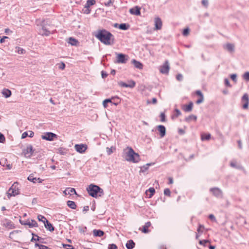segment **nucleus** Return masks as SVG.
<instances>
[{
    "instance_id": "obj_1",
    "label": "nucleus",
    "mask_w": 249,
    "mask_h": 249,
    "mask_svg": "<svg viewBox=\"0 0 249 249\" xmlns=\"http://www.w3.org/2000/svg\"><path fill=\"white\" fill-rule=\"evenodd\" d=\"M94 36L105 45H111L113 42V36L111 33L106 30H98L94 34Z\"/></svg>"
},
{
    "instance_id": "obj_2",
    "label": "nucleus",
    "mask_w": 249,
    "mask_h": 249,
    "mask_svg": "<svg viewBox=\"0 0 249 249\" xmlns=\"http://www.w3.org/2000/svg\"><path fill=\"white\" fill-rule=\"evenodd\" d=\"M124 153L125 159L127 161L137 163L140 160L139 155L138 153H135L131 147H127L124 150Z\"/></svg>"
},
{
    "instance_id": "obj_3",
    "label": "nucleus",
    "mask_w": 249,
    "mask_h": 249,
    "mask_svg": "<svg viewBox=\"0 0 249 249\" xmlns=\"http://www.w3.org/2000/svg\"><path fill=\"white\" fill-rule=\"evenodd\" d=\"M89 195L93 197H97L104 195L103 190L97 185L90 184L87 188Z\"/></svg>"
},
{
    "instance_id": "obj_4",
    "label": "nucleus",
    "mask_w": 249,
    "mask_h": 249,
    "mask_svg": "<svg viewBox=\"0 0 249 249\" xmlns=\"http://www.w3.org/2000/svg\"><path fill=\"white\" fill-rule=\"evenodd\" d=\"M19 194L18 184L17 182H14L7 192L8 198L9 199L11 196H15Z\"/></svg>"
},
{
    "instance_id": "obj_5",
    "label": "nucleus",
    "mask_w": 249,
    "mask_h": 249,
    "mask_svg": "<svg viewBox=\"0 0 249 249\" xmlns=\"http://www.w3.org/2000/svg\"><path fill=\"white\" fill-rule=\"evenodd\" d=\"M170 70V66L168 60H166L163 64L159 67L160 73L164 74H168Z\"/></svg>"
},
{
    "instance_id": "obj_6",
    "label": "nucleus",
    "mask_w": 249,
    "mask_h": 249,
    "mask_svg": "<svg viewBox=\"0 0 249 249\" xmlns=\"http://www.w3.org/2000/svg\"><path fill=\"white\" fill-rule=\"evenodd\" d=\"M57 137V135L53 133L47 132L41 136V138L43 140L51 141H53L54 138H56Z\"/></svg>"
},
{
    "instance_id": "obj_7",
    "label": "nucleus",
    "mask_w": 249,
    "mask_h": 249,
    "mask_svg": "<svg viewBox=\"0 0 249 249\" xmlns=\"http://www.w3.org/2000/svg\"><path fill=\"white\" fill-rule=\"evenodd\" d=\"M118 85L122 87L133 88L136 85V83L133 80L128 81V83H125L123 81L118 82Z\"/></svg>"
},
{
    "instance_id": "obj_8",
    "label": "nucleus",
    "mask_w": 249,
    "mask_h": 249,
    "mask_svg": "<svg viewBox=\"0 0 249 249\" xmlns=\"http://www.w3.org/2000/svg\"><path fill=\"white\" fill-rule=\"evenodd\" d=\"M22 225H28L29 228L36 227L38 226L37 223L35 220H27L20 222Z\"/></svg>"
},
{
    "instance_id": "obj_9",
    "label": "nucleus",
    "mask_w": 249,
    "mask_h": 249,
    "mask_svg": "<svg viewBox=\"0 0 249 249\" xmlns=\"http://www.w3.org/2000/svg\"><path fill=\"white\" fill-rule=\"evenodd\" d=\"M33 152L34 150L32 145L27 146V147L23 151V153L26 158H30L32 156Z\"/></svg>"
},
{
    "instance_id": "obj_10",
    "label": "nucleus",
    "mask_w": 249,
    "mask_h": 249,
    "mask_svg": "<svg viewBox=\"0 0 249 249\" xmlns=\"http://www.w3.org/2000/svg\"><path fill=\"white\" fill-rule=\"evenodd\" d=\"M75 150L80 153H83L85 152L87 149V146L86 144H75L74 146Z\"/></svg>"
},
{
    "instance_id": "obj_11",
    "label": "nucleus",
    "mask_w": 249,
    "mask_h": 249,
    "mask_svg": "<svg viewBox=\"0 0 249 249\" xmlns=\"http://www.w3.org/2000/svg\"><path fill=\"white\" fill-rule=\"evenodd\" d=\"M210 191L216 197H222V192L218 188H212L210 189Z\"/></svg>"
},
{
    "instance_id": "obj_12",
    "label": "nucleus",
    "mask_w": 249,
    "mask_h": 249,
    "mask_svg": "<svg viewBox=\"0 0 249 249\" xmlns=\"http://www.w3.org/2000/svg\"><path fill=\"white\" fill-rule=\"evenodd\" d=\"M127 59H125V55L123 53H117L116 62L118 63H125Z\"/></svg>"
},
{
    "instance_id": "obj_13",
    "label": "nucleus",
    "mask_w": 249,
    "mask_h": 249,
    "mask_svg": "<svg viewBox=\"0 0 249 249\" xmlns=\"http://www.w3.org/2000/svg\"><path fill=\"white\" fill-rule=\"evenodd\" d=\"M242 102L244 103L243 105V108L247 109L248 108L249 104V98L247 94H244L242 98Z\"/></svg>"
},
{
    "instance_id": "obj_14",
    "label": "nucleus",
    "mask_w": 249,
    "mask_h": 249,
    "mask_svg": "<svg viewBox=\"0 0 249 249\" xmlns=\"http://www.w3.org/2000/svg\"><path fill=\"white\" fill-rule=\"evenodd\" d=\"M155 22V30H159L161 29L162 27V21L161 19L159 18H156L154 20Z\"/></svg>"
},
{
    "instance_id": "obj_15",
    "label": "nucleus",
    "mask_w": 249,
    "mask_h": 249,
    "mask_svg": "<svg viewBox=\"0 0 249 249\" xmlns=\"http://www.w3.org/2000/svg\"><path fill=\"white\" fill-rule=\"evenodd\" d=\"M157 128L160 132V137H163L165 135L166 133V129L165 126L162 125H159L157 126Z\"/></svg>"
},
{
    "instance_id": "obj_16",
    "label": "nucleus",
    "mask_w": 249,
    "mask_h": 249,
    "mask_svg": "<svg viewBox=\"0 0 249 249\" xmlns=\"http://www.w3.org/2000/svg\"><path fill=\"white\" fill-rule=\"evenodd\" d=\"M129 12L132 15H136V16L140 15V14H141L140 8L138 6H136L135 7L131 8L129 10Z\"/></svg>"
},
{
    "instance_id": "obj_17",
    "label": "nucleus",
    "mask_w": 249,
    "mask_h": 249,
    "mask_svg": "<svg viewBox=\"0 0 249 249\" xmlns=\"http://www.w3.org/2000/svg\"><path fill=\"white\" fill-rule=\"evenodd\" d=\"M1 94L5 98H9L11 95V91L10 90L7 89H4L1 91Z\"/></svg>"
},
{
    "instance_id": "obj_18",
    "label": "nucleus",
    "mask_w": 249,
    "mask_h": 249,
    "mask_svg": "<svg viewBox=\"0 0 249 249\" xmlns=\"http://www.w3.org/2000/svg\"><path fill=\"white\" fill-rule=\"evenodd\" d=\"M155 192V190L153 187H150L148 190L146 191V194L148 198L152 197Z\"/></svg>"
},
{
    "instance_id": "obj_19",
    "label": "nucleus",
    "mask_w": 249,
    "mask_h": 249,
    "mask_svg": "<svg viewBox=\"0 0 249 249\" xmlns=\"http://www.w3.org/2000/svg\"><path fill=\"white\" fill-rule=\"evenodd\" d=\"M93 234L95 237H102L104 235V232L100 230L95 229L93 231Z\"/></svg>"
},
{
    "instance_id": "obj_20",
    "label": "nucleus",
    "mask_w": 249,
    "mask_h": 249,
    "mask_svg": "<svg viewBox=\"0 0 249 249\" xmlns=\"http://www.w3.org/2000/svg\"><path fill=\"white\" fill-rule=\"evenodd\" d=\"M151 226V223L150 222H146L145 225L142 227V232L146 233L149 232L148 228Z\"/></svg>"
},
{
    "instance_id": "obj_21",
    "label": "nucleus",
    "mask_w": 249,
    "mask_h": 249,
    "mask_svg": "<svg viewBox=\"0 0 249 249\" xmlns=\"http://www.w3.org/2000/svg\"><path fill=\"white\" fill-rule=\"evenodd\" d=\"M45 221L46 222H45L44 223V226L45 228L51 231H53L54 228L52 224L51 223H50L48 220Z\"/></svg>"
},
{
    "instance_id": "obj_22",
    "label": "nucleus",
    "mask_w": 249,
    "mask_h": 249,
    "mask_svg": "<svg viewBox=\"0 0 249 249\" xmlns=\"http://www.w3.org/2000/svg\"><path fill=\"white\" fill-rule=\"evenodd\" d=\"M135 243L132 240H128L126 244V247L127 249H132L135 247Z\"/></svg>"
},
{
    "instance_id": "obj_23",
    "label": "nucleus",
    "mask_w": 249,
    "mask_h": 249,
    "mask_svg": "<svg viewBox=\"0 0 249 249\" xmlns=\"http://www.w3.org/2000/svg\"><path fill=\"white\" fill-rule=\"evenodd\" d=\"M132 63L136 68L140 70L142 69V64L141 62L133 59L132 60Z\"/></svg>"
},
{
    "instance_id": "obj_24",
    "label": "nucleus",
    "mask_w": 249,
    "mask_h": 249,
    "mask_svg": "<svg viewBox=\"0 0 249 249\" xmlns=\"http://www.w3.org/2000/svg\"><path fill=\"white\" fill-rule=\"evenodd\" d=\"M230 165L231 167L236 168L240 169H242V166L239 164H237V162L235 160L231 161L230 162Z\"/></svg>"
},
{
    "instance_id": "obj_25",
    "label": "nucleus",
    "mask_w": 249,
    "mask_h": 249,
    "mask_svg": "<svg viewBox=\"0 0 249 249\" xmlns=\"http://www.w3.org/2000/svg\"><path fill=\"white\" fill-rule=\"evenodd\" d=\"M39 32L41 35L46 36H48L51 34L50 31L47 30L44 27L42 28Z\"/></svg>"
},
{
    "instance_id": "obj_26",
    "label": "nucleus",
    "mask_w": 249,
    "mask_h": 249,
    "mask_svg": "<svg viewBox=\"0 0 249 249\" xmlns=\"http://www.w3.org/2000/svg\"><path fill=\"white\" fill-rule=\"evenodd\" d=\"M28 179L29 181H31L34 183H36L37 181H38L39 182H41V181H42V180L41 179H40L39 178H34V176H32V175H30L28 177Z\"/></svg>"
},
{
    "instance_id": "obj_27",
    "label": "nucleus",
    "mask_w": 249,
    "mask_h": 249,
    "mask_svg": "<svg viewBox=\"0 0 249 249\" xmlns=\"http://www.w3.org/2000/svg\"><path fill=\"white\" fill-rule=\"evenodd\" d=\"M225 48L230 52L234 51V46L232 44L228 43L225 46Z\"/></svg>"
},
{
    "instance_id": "obj_28",
    "label": "nucleus",
    "mask_w": 249,
    "mask_h": 249,
    "mask_svg": "<svg viewBox=\"0 0 249 249\" xmlns=\"http://www.w3.org/2000/svg\"><path fill=\"white\" fill-rule=\"evenodd\" d=\"M29 134L27 132H24V133H23L21 136V138L24 139L26 138L27 136H29L30 137H33L34 134V132L31 131H29Z\"/></svg>"
},
{
    "instance_id": "obj_29",
    "label": "nucleus",
    "mask_w": 249,
    "mask_h": 249,
    "mask_svg": "<svg viewBox=\"0 0 249 249\" xmlns=\"http://www.w3.org/2000/svg\"><path fill=\"white\" fill-rule=\"evenodd\" d=\"M197 119V116L194 115H191L185 119L187 122H190L192 120L196 121Z\"/></svg>"
},
{
    "instance_id": "obj_30",
    "label": "nucleus",
    "mask_w": 249,
    "mask_h": 249,
    "mask_svg": "<svg viewBox=\"0 0 249 249\" xmlns=\"http://www.w3.org/2000/svg\"><path fill=\"white\" fill-rule=\"evenodd\" d=\"M67 205L72 209H75L76 205L74 201L69 200L67 202Z\"/></svg>"
},
{
    "instance_id": "obj_31",
    "label": "nucleus",
    "mask_w": 249,
    "mask_h": 249,
    "mask_svg": "<svg viewBox=\"0 0 249 249\" xmlns=\"http://www.w3.org/2000/svg\"><path fill=\"white\" fill-rule=\"evenodd\" d=\"M193 106V103L190 102L187 106H185L183 109L186 112H190L192 110Z\"/></svg>"
},
{
    "instance_id": "obj_32",
    "label": "nucleus",
    "mask_w": 249,
    "mask_h": 249,
    "mask_svg": "<svg viewBox=\"0 0 249 249\" xmlns=\"http://www.w3.org/2000/svg\"><path fill=\"white\" fill-rule=\"evenodd\" d=\"M116 98L113 97L111 99H105L103 102V105L105 108H106L107 106V104L108 103H112V99H115ZM116 99H119L118 98H116Z\"/></svg>"
},
{
    "instance_id": "obj_33",
    "label": "nucleus",
    "mask_w": 249,
    "mask_h": 249,
    "mask_svg": "<svg viewBox=\"0 0 249 249\" xmlns=\"http://www.w3.org/2000/svg\"><path fill=\"white\" fill-rule=\"evenodd\" d=\"M129 28V25L126 23H122L119 25V28L123 30H126Z\"/></svg>"
},
{
    "instance_id": "obj_34",
    "label": "nucleus",
    "mask_w": 249,
    "mask_h": 249,
    "mask_svg": "<svg viewBox=\"0 0 249 249\" xmlns=\"http://www.w3.org/2000/svg\"><path fill=\"white\" fill-rule=\"evenodd\" d=\"M96 0H88L85 4L86 7L89 8L90 6L93 5L95 4Z\"/></svg>"
},
{
    "instance_id": "obj_35",
    "label": "nucleus",
    "mask_w": 249,
    "mask_h": 249,
    "mask_svg": "<svg viewBox=\"0 0 249 249\" xmlns=\"http://www.w3.org/2000/svg\"><path fill=\"white\" fill-rule=\"evenodd\" d=\"M69 43L71 44V45H76L78 43V41L72 37H70L69 39Z\"/></svg>"
},
{
    "instance_id": "obj_36",
    "label": "nucleus",
    "mask_w": 249,
    "mask_h": 249,
    "mask_svg": "<svg viewBox=\"0 0 249 249\" xmlns=\"http://www.w3.org/2000/svg\"><path fill=\"white\" fill-rule=\"evenodd\" d=\"M211 138L210 134H202L201 135L202 141L209 140Z\"/></svg>"
},
{
    "instance_id": "obj_37",
    "label": "nucleus",
    "mask_w": 249,
    "mask_h": 249,
    "mask_svg": "<svg viewBox=\"0 0 249 249\" xmlns=\"http://www.w3.org/2000/svg\"><path fill=\"white\" fill-rule=\"evenodd\" d=\"M66 192H68V194H69V195H72L73 194H76L75 190L72 188H66Z\"/></svg>"
},
{
    "instance_id": "obj_38",
    "label": "nucleus",
    "mask_w": 249,
    "mask_h": 249,
    "mask_svg": "<svg viewBox=\"0 0 249 249\" xmlns=\"http://www.w3.org/2000/svg\"><path fill=\"white\" fill-rule=\"evenodd\" d=\"M37 218L39 221H42L44 224L46 222L45 221H47V219L42 215H38Z\"/></svg>"
},
{
    "instance_id": "obj_39",
    "label": "nucleus",
    "mask_w": 249,
    "mask_h": 249,
    "mask_svg": "<svg viewBox=\"0 0 249 249\" xmlns=\"http://www.w3.org/2000/svg\"><path fill=\"white\" fill-rule=\"evenodd\" d=\"M83 13L86 14H89L90 13L91 10L89 7H86L85 5L84 8L83 9Z\"/></svg>"
},
{
    "instance_id": "obj_40",
    "label": "nucleus",
    "mask_w": 249,
    "mask_h": 249,
    "mask_svg": "<svg viewBox=\"0 0 249 249\" xmlns=\"http://www.w3.org/2000/svg\"><path fill=\"white\" fill-rule=\"evenodd\" d=\"M208 243H210V241L208 240H200L199 242V244L206 246V245Z\"/></svg>"
},
{
    "instance_id": "obj_41",
    "label": "nucleus",
    "mask_w": 249,
    "mask_h": 249,
    "mask_svg": "<svg viewBox=\"0 0 249 249\" xmlns=\"http://www.w3.org/2000/svg\"><path fill=\"white\" fill-rule=\"evenodd\" d=\"M175 115H174V116H173L172 118H173L174 117H178V116L180 115H181V112L180 111V110L178 109H175Z\"/></svg>"
},
{
    "instance_id": "obj_42",
    "label": "nucleus",
    "mask_w": 249,
    "mask_h": 249,
    "mask_svg": "<svg viewBox=\"0 0 249 249\" xmlns=\"http://www.w3.org/2000/svg\"><path fill=\"white\" fill-rule=\"evenodd\" d=\"M16 49H17V52L19 54H23L25 53V50L21 48L18 47Z\"/></svg>"
},
{
    "instance_id": "obj_43",
    "label": "nucleus",
    "mask_w": 249,
    "mask_h": 249,
    "mask_svg": "<svg viewBox=\"0 0 249 249\" xmlns=\"http://www.w3.org/2000/svg\"><path fill=\"white\" fill-rule=\"evenodd\" d=\"M204 229V226L202 225H199L198 228L197 229V231L199 233H202L203 232V230Z\"/></svg>"
},
{
    "instance_id": "obj_44",
    "label": "nucleus",
    "mask_w": 249,
    "mask_h": 249,
    "mask_svg": "<svg viewBox=\"0 0 249 249\" xmlns=\"http://www.w3.org/2000/svg\"><path fill=\"white\" fill-rule=\"evenodd\" d=\"M176 79L178 81H181L183 80V75L182 74L178 73L176 75Z\"/></svg>"
},
{
    "instance_id": "obj_45",
    "label": "nucleus",
    "mask_w": 249,
    "mask_h": 249,
    "mask_svg": "<svg viewBox=\"0 0 249 249\" xmlns=\"http://www.w3.org/2000/svg\"><path fill=\"white\" fill-rule=\"evenodd\" d=\"M244 79L246 81H249V72H245L243 76Z\"/></svg>"
},
{
    "instance_id": "obj_46",
    "label": "nucleus",
    "mask_w": 249,
    "mask_h": 249,
    "mask_svg": "<svg viewBox=\"0 0 249 249\" xmlns=\"http://www.w3.org/2000/svg\"><path fill=\"white\" fill-rule=\"evenodd\" d=\"M189 34V29L185 28L183 30L182 34L184 36H187Z\"/></svg>"
},
{
    "instance_id": "obj_47",
    "label": "nucleus",
    "mask_w": 249,
    "mask_h": 249,
    "mask_svg": "<svg viewBox=\"0 0 249 249\" xmlns=\"http://www.w3.org/2000/svg\"><path fill=\"white\" fill-rule=\"evenodd\" d=\"M36 246H37L39 247V249H51L50 248H49V247L45 246V245H38V244H36Z\"/></svg>"
},
{
    "instance_id": "obj_48",
    "label": "nucleus",
    "mask_w": 249,
    "mask_h": 249,
    "mask_svg": "<svg viewBox=\"0 0 249 249\" xmlns=\"http://www.w3.org/2000/svg\"><path fill=\"white\" fill-rule=\"evenodd\" d=\"M164 194L166 196H170L171 192L169 189L166 188L164 190Z\"/></svg>"
},
{
    "instance_id": "obj_49",
    "label": "nucleus",
    "mask_w": 249,
    "mask_h": 249,
    "mask_svg": "<svg viewBox=\"0 0 249 249\" xmlns=\"http://www.w3.org/2000/svg\"><path fill=\"white\" fill-rule=\"evenodd\" d=\"M58 68L61 70H64L65 68V64L63 62L58 64Z\"/></svg>"
},
{
    "instance_id": "obj_50",
    "label": "nucleus",
    "mask_w": 249,
    "mask_h": 249,
    "mask_svg": "<svg viewBox=\"0 0 249 249\" xmlns=\"http://www.w3.org/2000/svg\"><path fill=\"white\" fill-rule=\"evenodd\" d=\"M108 249H117V247L114 244H109L108 245Z\"/></svg>"
},
{
    "instance_id": "obj_51",
    "label": "nucleus",
    "mask_w": 249,
    "mask_h": 249,
    "mask_svg": "<svg viewBox=\"0 0 249 249\" xmlns=\"http://www.w3.org/2000/svg\"><path fill=\"white\" fill-rule=\"evenodd\" d=\"M209 218L213 222H216V219L214 215L213 214H211L209 215Z\"/></svg>"
},
{
    "instance_id": "obj_52",
    "label": "nucleus",
    "mask_w": 249,
    "mask_h": 249,
    "mask_svg": "<svg viewBox=\"0 0 249 249\" xmlns=\"http://www.w3.org/2000/svg\"><path fill=\"white\" fill-rule=\"evenodd\" d=\"M231 79L235 82L237 81V75L236 74H232L231 75Z\"/></svg>"
},
{
    "instance_id": "obj_53",
    "label": "nucleus",
    "mask_w": 249,
    "mask_h": 249,
    "mask_svg": "<svg viewBox=\"0 0 249 249\" xmlns=\"http://www.w3.org/2000/svg\"><path fill=\"white\" fill-rule=\"evenodd\" d=\"M201 3L204 7L206 8L208 7L209 4L208 0H202Z\"/></svg>"
},
{
    "instance_id": "obj_54",
    "label": "nucleus",
    "mask_w": 249,
    "mask_h": 249,
    "mask_svg": "<svg viewBox=\"0 0 249 249\" xmlns=\"http://www.w3.org/2000/svg\"><path fill=\"white\" fill-rule=\"evenodd\" d=\"M224 83L226 86L229 87H231V85L230 84L229 80L227 78H225L224 80Z\"/></svg>"
},
{
    "instance_id": "obj_55",
    "label": "nucleus",
    "mask_w": 249,
    "mask_h": 249,
    "mask_svg": "<svg viewBox=\"0 0 249 249\" xmlns=\"http://www.w3.org/2000/svg\"><path fill=\"white\" fill-rule=\"evenodd\" d=\"M33 235V238H32L31 241H38L39 239V237L37 236V235H35L34 234H32Z\"/></svg>"
},
{
    "instance_id": "obj_56",
    "label": "nucleus",
    "mask_w": 249,
    "mask_h": 249,
    "mask_svg": "<svg viewBox=\"0 0 249 249\" xmlns=\"http://www.w3.org/2000/svg\"><path fill=\"white\" fill-rule=\"evenodd\" d=\"M160 121L161 122H164L165 121V115L164 113H161L160 115Z\"/></svg>"
},
{
    "instance_id": "obj_57",
    "label": "nucleus",
    "mask_w": 249,
    "mask_h": 249,
    "mask_svg": "<svg viewBox=\"0 0 249 249\" xmlns=\"http://www.w3.org/2000/svg\"><path fill=\"white\" fill-rule=\"evenodd\" d=\"M5 140L4 135L0 133V142L3 143Z\"/></svg>"
},
{
    "instance_id": "obj_58",
    "label": "nucleus",
    "mask_w": 249,
    "mask_h": 249,
    "mask_svg": "<svg viewBox=\"0 0 249 249\" xmlns=\"http://www.w3.org/2000/svg\"><path fill=\"white\" fill-rule=\"evenodd\" d=\"M107 152L108 155H110V154H111L113 153L112 147H111V148L107 147Z\"/></svg>"
},
{
    "instance_id": "obj_59",
    "label": "nucleus",
    "mask_w": 249,
    "mask_h": 249,
    "mask_svg": "<svg viewBox=\"0 0 249 249\" xmlns=\"http://www.w3.org/2000/svg\"><path fill=\"white\" fill-rule=\"evenodd\" d=\"M204 97H200L196 102L197 104H200L203 102Z\"/></svg>"
},
{
    "instance_id": "obj_60",
    "label": "nucleus",
    "mask_w": 249,
    "mask_h": 249,
    "mask_svg": "<svg viewBox=\"0 0 249 249\" xmlns=\"http://www.w3.org/2000/svg\"><path fill=\"white\" fill-rule=\"evenodd\" d=\"M196 93L200 97H203V94L201 92L200 90H196Z\"/></svg>"
},
{
    "instance_id": "obj_61",
    "label": "nucleus",
    "mask_w": 249,
    "mask_h": 249,
    "mask_svg": "<svg viewBox=\"0 0 249 249\" xmlns=\"http://www.w3.org/2000/svg\"><path fill=\"white\" fill-rule=\"evenodd\" d=\"M102 77L103 78H106L107 76V74L104 71H102Z\"/></svg>"
},
{
    "instance_id": "obj_62",
    "label": "nucleus",
    "mask_w": 249,
    "mask_h": 249,
    "mask_svg": "<svg viewBox=\"0 0 249 249\" xmlns=\"http://www.w3.org/2000/svg\"><path fill=\"white\" fill-rule=\"evenodd\" d=\"M89 206H85V207H84V208H83V212H86L88 211H89Z\"/></svg>"
},
{
    "instance_id": "obj_63",
    "label": "nucleus",
    "mask_w": 249,
    "mask_h": 249,
    "mask_svg": "<svg viewBox=\"0 0 249 249\" xmlns=\"http://www.w3.org/2000/svg\"><path fill=\"white\" fill-rule=\"evenodd\" d=\"M157 100L156 98H152V104H155L157 103Z\"/></svg>"
},
{
    "instance_id": "obj_64",
    "label": "nucleus",
    "mask_w": 249,
    "mask_h": 249,
    "mask_svg": "<svg viewBox=\"0 0 249 249\" xmlns=\"http://www.w3.org/2000/svg\"><path fill=\"white\" fill-rule=\"evenodd\" d=\"M8 38L7 36H4V37H3V38H1V39H0V42L1 43H3V42H4V40H5V38Z\"/></svg>"
}]
</instances>
